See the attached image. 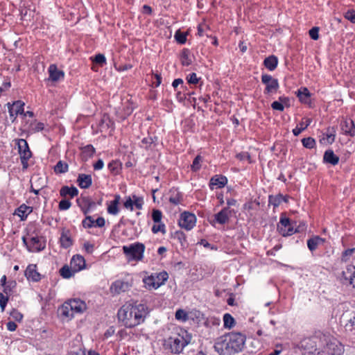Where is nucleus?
Here are the masks:
<instances>
[{"mask_svg": "<svg viewBox=\"0 0 355 355\" xmlns=\"http://www.w3.org/2000/svg\"><path fill=\"white\" fill-rule=\"evenodd\" d=\"M284 196L279 194L277 196H270L269 204L272 205L274 207H278L283 202Z\"/></svg>", "mask_w": 355, "mask_h": 355, "instance_id": "42", "label": "nucleus"}, {"mask_svg": "<svg viewBox=\"0 0 355 355\" xmlns=\"http://www.w3.org/2000/svg\"><path fill=\"white\" fill-rule=\"evenodd\" d=\"M71 203L69 200H62L59 203V209L60 210H67L70 208Z\"/></svg>", "mask_w": 355, "mask_h": 355, "instance_id": "54", "label": "nucleus"}, {"mask_svg": "<svg viewBox=\"0 0 355 355\" xmlns=\"http://www.w3.org/2000/svg\"><path fill=\"white\" fill-rule=\"evenodd\" d=\"M16 286V282L15 281L9 282L6 286L3 287V292L6 295H9L11 294L12 291V288Z\"/></svg>", "mask_w": 355, "mask_h": 355, "instance_id": "50", "label": "nucleus"}, {"mask_svg": "<svg viewBox=\"0 0 355 355\" xmlns=\"http://www.w3.org/2000/svg\"><path fill=\"white\" fill-rule=\"evenodd\" d=\"M54 171L57 173H64L68 171V164L62 161H59L54 167Z\"/></svg>", "mask_w": 355, "mask_h": 355, "instance_id": "41", "label": "nucleus"}, {"mask_svg": "<svg viewBox=\"0 0 355 355\" xmlns=\"http://www.w3.org/2000/svg\"><path fill=\"white\" fill-rule=\"evenodd\" d=\"M181 62L183 65L189 66L192 62L190 51L185 49L181 53Z\"/></svg>", "mask_w": 355, "mask_h": 355, "instance_id": "36", "label": "nucleus"}, {"mask_svg": "<svg viewBox=\"0 0 355 355\" xmlns=\"http://www.w3.org/2000/svg\"><path fill=\"white\" fill-rule=\"evenodd\" d=\"M196 222V218L194 214L189 212H184L180 216L179 225L182 228L190 230L195 226Z\"/></svg>", "mask_w": 355, "mask_h": 355, "instance_id": "11", "label": "nucleus"}, {"mask_svg": "<svg viewBox=\"0 0 355 355\" xmlns=\"http://www.w3.org/2000/svg\"><path fill=\"white\" fill-rule=\"evenodd\" d=\"M278 230L280 234L284 236L292 235L297 232V230H294L293 227L285 228L284 227L278 225Z\"/></svg>", "mask_w": 355, "mask_h": 355, "instance_id": "44", "label": "nucleus"}, {"mask_svg": "<svg viewBox=\"0 0 355 355\" xmlns=\"http://www.w3.org/2000/svg\"><path fill=\"white\" fill-rule=\"evenodd\" d=\"M191 341V336L187 331L181 330L180 333L168 338L167 345L169 346L171 352L180 354Z\"/></svg>", "mask_w": 355, "mask_h": 355, "instance_id": "2", "label": "nucleus"}, {"mask_svg": "<svg viewBox=\"0 0 355 355\" xmlns=\"http://www.w3.org/2000/svg\"><path fill=\"white\" fill-rule=\"evenodd\" d=\"M319 32V28L318 27H313L309 31V35L311 37V39L314 40H317L319 37L318 35Z\"/></svg>", "mask_w": 355, "mask_h": 355, "instance_id": "58", "label": "nucleus"}, {"mask_svg": "<svg viewBox=\"0 0 355 355\" xmlns=\"http://www.w3.org/2000/svg\"><path fill=\"white\" fill-rule=\"evenodd\" d=\"M227 182V180L225 176H215L211 179L210 187L213 189L214 186H217L218 188L223 187Z\"/></svg>", "mask_w": 355, "mask_h": 355, "instance_id": "32", "label": "nucleus"}, {"mask_svg": "<svg viewBox=\"0 0 355 355\" xmlns=\"http://www.w3.org/2000/svg\"><path fill=\"white\" fill-rule=\"evenodd\" d=\"M175 38L180 44H184L187 41V35L178 31L175 34Z\"/></svg>", "mask_w": 355, "mask_h": 355, "instance_id": "48", "label": "nucleus"}, {"mask_svg": "<svg viewBox=\"0 0 355 355\" xmlns=\"http://www.w3.org/2000/svg\"><path fill=\"white\" fill-rule=\"evenodd\" d=\"M302 142L303 146L306 148H313L315 145V141L312 137L304 138Z\"/></svg>", "mask_w": 355, "mask_h": 355, "instance_id": "45", "label": "nucleus"}, {"mask_svg": "<svg viewBox=\"0 0 355 355\" xmlns=\"http://www.w3.org/2000/svg\"><path fill=\"white\" fill-rule=\"evenodd\" d=\"M77 203L85 214V218L83 221V225L85 227H89V216L87 215L89 211V201L87 197L82 196L77 199Z\"/></svg>", "mask_w": 355, "mask_h": 355, "instance_id": "19", "label": "nucleus"}, {"mask_svg": "<svg viewBox=\"0 0 355 355\" xmlns=\"http://www.w3.org/2000/svg\"><path fill=\"white\" fill-rule=\"evenodd\" d=\"M341 129L345 134L354 136L355 135V125L352 120L345 119L341 123Z\"/></svg>", "mask_w": 355, "mask_h": 355, "instance_id": "27", "label": "nucleus"}, {"mask_svg": "<svg viewBox=\"0 0 355 355\" xmlns=\"http://www.w3.org/2000/svg\"><path fill=\"white\" fill-rule=\"evenodd\" d=\"M279 225L284 227L285 228H289V227H293L290 223L289 218H281Z\"/></svg>", "mask_w": 355, "mask_h": 355, "instance_id": "60", "label": "nucleus"}, {"mask_svg": "<svg viewBox=\"0 0 355 355\" xmlns=\"http://www.w3.org/2000/svg\"><path fill=\"white\" fill-rule=\"evenodd\" d=\"M175 318L179 320L186 321L188 319V315L184 310L178 309L175 313Z\"/></svg>", "mask_w": 355, "mask_h": 355, "instance_id": "51", "label": "nucleus"}, {"mask_svg": "<svg viewBox=\"0 0 355 355\" xmlns=\"http://www.w3.org/2000/svg\"><path fill=\"white\" fill-rule=\"evenodd\" d=\"M77 182L80 188L89 187V175L86 174H80Z\"/></svg>", "mask_w": 355, "mask_h": 355, "instance_id": "38", "label": "nucleus"}, {"mask_svg": "<svg viewBox=\"0 0 355 355\" xmlns=\"http://www.w3.org/2000/svg\"><path fill=\"white\" fill-rule=\"evenodd\" d=\"M23 242L27 246L30 252H39L45 248V242L42 237L37 236H31L27 241L26 237H23Z\"/></svg>", "mask_w": 355, "mask_h": 355, "instance_id": "10", "label": "nucleus"}, {"mask_svg": "<svg viewBox=\"0 0 355 355\" xmlns=\"http://www.w3.org/2000/svg\"><path fill=\"white\" fill-rule=\"evenodd\" d=\"M10 316L12 317V319L17 322H21L23 318V315L17 310H13L10 313Z\"/></svg>", "mask_w": 355, "mask_h": 355, "instance_id": "56", "label": "nucleus"}, {"mask_svg": "<svg viewBox=\"0 0 355 355\" xmlns=\"http://www.w3.org/2000/svg\"><path fill=\"white\" fill-rule=\"evenodd\" d=\"M324 242V239L320 238L318 236H314L307 241V245L311 251L315 250L319 245L322 244Z\"/></svg>", "mask_w": 355, "mask_h": 355, "instance_id": "33", "label": "nucleus"}, {"mask_svg": "<svg viewBox=\"0 0 355 355\" xmlns=\"http://www.w3.org/2000/svg\"><path fill=\"white\" fill-rule=\"evenodd\" d=\"M92 62L91 69L94 71H98L99 67H102L106 64V58L102 53H98L94 58H90Z\"/></svg>", "mask_w": 355, "mask_h": 355, "instance_id": "23", "label": "nucleus"}, {"mask_svg": "<svg viewBox=\"0 0 355 355\" xmlns=\"http://www.w3.org/2000/svg\"><path fill=\"white\" fill-rule=\"evenodd\" d=\"M202 157L200 155H198L195 157L193 164L191 165V169L193 171H196L200 168V163L202 162Z\"/></svg>", "mask_w": 355, "mask_h": 355, "instance_id": "47", "label": "nucleus"}, {"mask_svg": "<svg viewBox=\"0 0 355 355\" xmlns=\"http://www.w3.org/2000/svg\"><path fill=\"white\" fill-rule=\"evenodd\" d=\"M25 275L28 280L38 282L40 279V275L37 271L36 265L31 264L28 266L25 271Z\"/></svg>", "mask_w": 355, "mask_h": 355, "instance_id": "24", "label": "nucleus"}, {"mask_svg": "<svg viewBox=\"0 0 355 355\" xmlns=\"http://www.w3.org/2000/svg\"><path fill=\"white\" fill-rule=\"evenodd\" d=\"M228 336V341L230 343L233 353L241 352L245 345V336L238 332H231L227 334Z\"/></svg>", "mask_w": 355, "mask_h": 355, "instance_id": "6", "label": "nucleus"}, {"mask_svg": "<svg viewBox=\"0 0 355 355\" xmlns=\"http://www.w3.org/2000/svg\"><path fill=\"white\" fill-rule=\"evenodd\" d=\"M145 246L143 243H135L130 245H124L123 251L128 261H140L143 258Z\"/></svg>", "mask_w": 355, "mask_h": 355, "instance_id": "4", "label": "nucleus"}, {"mask_svg": "<svg viewBox=\"0 0 355 355\" xmlns=\"http://www.w3.org/2000/svg\"><path fill=\"white\" fill-rule=\"evenodd\" d=\"M341 322L344 324L346 329L352 330L355 325V312L347 310L341 316Z\"/></svg>", "mask_w": 355, "mask_h": 355, "instance_id": "16", "label": "nucleus"}, {"mask_svg": "<svg viewBox=\"0 0 355 355\" xmlns=\"http://www.w3.org/2000/svg\"><path fill=\"white\" fill-rule=\"evenodd\" d=\"M343 346L337 341H330L323 347L322 350L318 352L317 355H343Z\"/></svg>", "mask_w": 355, "mask_h": 355, "instance_id": "9", "label": "nucleus"}, {"mask_svg": "<svg viewBox=\"0 0 355 355\" xmlns=\"http://www.w3.org/2000/svg\"><path fill=\"white\" fill-rule=\"evenodd\" d=\"M105 225V219L103 217H99L96 220H92L90 218V227L92 226H97L99 227Z\"/></svg>", "mask_w": 355, "mask_h": 355, "instance_id": "52", "label": "nucleus"}, {"mask_svg": "<svg viewBox=\"0 0 355 355\" xmlns=\"http://www.w3.org/2000/svg\"><path fill=\"white\" fill-rule=\"evenodd\" d=\"M71 306L74 313H81L87 309L86 303L80 299L70 300Z\"/></svg>", "mask_w": 355, "mask_h": 355, "instance_id": "26", "label": "nucleus"}, {"mask_svg": "<svg viewBox=\"0 0 355 355\" xmlns=\"http://www.w3.org/2000/svg\"><path fill=\"white\" fill-rule=\"evenodd\" d=\"M72 308L69 300L58 309V313L63 320H70L74 315Z\"/></svg>", "mask_w": 355, "mask_h": 355, "instance_id": "17", "label": "nucleus"}, {"mask_svg": "<svg viewBox=\"0 0 355 355\" xmlns=\"http://www.w3.org/2000/svg\"><path fill=\"white\" fill-rule=\"evenodd\" d=\"M86 267V261L85 258L79 254L73 256L70 262V266H64L60 270V275L65 279L70 278Z\"/></svg>", "mask_w": 355, "mask_h": 355, "instance_id": "3", "label": "nucleus"}, {"mask_svg": "<svg viewBox=\"0 0 355 355\" xmlns=\"http://www.w3.org/2000/svg\"><path fill=\"white\" fill-rule=\"evenodd\" d=\"M324 162L336 165L339 162V157L336 155L332 150H327L325 151L323 157Z\"/></svg>", "mask_w": 355, "mask_h": 355, "instance_id": "29", "label": "nucleus"}, {"mask_svg": "<svg viewBox=\"0 0 355 355\" xmlns=\"http://www.w3.org/2000/svg\"><path fill=\"white\" fill-rule=\"evenodd\" d=\"M147 314L144 304L133 302L123 305L118 311V318L126 327L132 328L143 322Z\"/></svg>", "mask_w": 355, "mask_h": 355, "instance_id": "1", "label": "nucleus"}, {"mask_svg": "<svg viewBox=\"0 0 355 355\" xmlns=\"http://www.w3.org/2000/svg\"><path fill=\"white\" fill-rule=\"evenodd\" d=\"M224 327L225 328L231 329L235 324L234 318L230 314L225 313L223 316Z\"/></svg>", "mask_w": 355, "mask_h": 355, "instance_id": "39", "label": "nucleus"}, {"mask_svg": "<svg viewBox=\"0 0 355 355\" xmlns=\"http://www.w3.org/2000/svg\"><path fill=\"white\" fill-rule=\"evenodd\" d=\"M311 123V119H305V121H302L300 125V128H295L293 130V133L295 136L299 135L304 130H305Z\"/></svg>", "mask_w": 355, "mask_h": 355, "instance_id": "37", "label": "nucleus"}, {"mask_svg": "<svg viewBox=\"0 0 355 355\" xmlns=\"http://www.w3.org/2000/svg\"><path fill=\"white\" fill-rule=\"evenodd\" d=\"M60 242L61 246L64 248H67L72 245L73 240L71 232L69 230L66 228H62L61 230Z\"/></svg>", "mask_w": 355, "mask_h": 355, "instance_id": "21", "label": "nucleus"}, {"mask_svg": "<svg viewBox=\"0 0 355 355\" xmlns=\"http://www.w3.org/2000/svg\"><path fill=\"white\" fill-rule=\"evenodd\" d=\"M134 198L133 205H135L138 209H141L143 205L142 200L139 198H136L135 196H134Z\"/></svg>", "mask_w": 355, "mask_h": 355, "instance_id": "63", "label": "nucleus"}, {"mask_svg": "<svg viewBox=\"0 0 355 355\" xmlns=\"http://www.w3.org/2000/svg\"><path fill=\"white\" fill-rule=\"evenodd\" d=\"M278 60L277 57L270 55L264 60V66L270 71H273L277 65Z\"/></svg>", "mask_w": 355, "mask_h": 355, "instance_id": "34", "label": "nucleus"}, {"mask_svg": "<svg viewBox=\"0 0 355 355\" xmlns=\"http://www.w3.org/2000/svg\"><path fill=\"white\" fill-rule=\"evenodd\" d=\"M261 81L266 85L265 93L266 94L275 93L279 88L278 80L270 75H262Z\"/></svg>", "mask_w": 355, "mask_h": 355, "instance_id": "12", "label": "nucleus"}, {"mask_svg": "<svg viewBox=\"0 0 355 355\" xmlns=\"http://www.w3.org/2000/svg\"><path fill=\"white\" fill-rule=\"evenodd\" d=\"M300 347L305 354L311 355L316 350L315 341L309 338H304L300 343Z\"/></svg>", "mask_w": 355, "mask_h": 355, "instance_id": "22", "label": "nucleus"}, {"mask_svg": "<svg viewBox=\"0 0 355 355\" xmlns=\"http://www.w3.org/2000/svg\"><path fill=\"white\" fill-rule=\"evenodd\" d=\"M343 283L345 284L352 285L355 287V266H348L346 269L343 271Z\"/></svg>", "mask_w": 355, "mask_h": 355, "instance_id": "15", "label": "nucleus"}, {"mask_svg": "<svg viewBox=\"0 0 355 355\" xmlns=\"http://www.w3.org/2000/svg\"><path fill=\"white\" fill-rule=\"evenodd\" d=\"M49 80L56 82L64 78L62 71L58 69L55 64H51L49 67Z\"/></svg>", "mask_w": 355, "mask_h": 355, "instance_id": "25", "label": "nucleus"}, {"mask_svg": "<svg viewBox=\"0 0 355 355\" xmlns=\"http://www.w3.org/2000/svg\"><path fill=\"white\" fill-rule=\"evenodd\" d=\"M8 302V296L4 295L3 293H0V307H1L2 311H4Z\"/></svg>", "mask_w": 355, "mask_h": 355, "instance_id": "53", "label": "nucleus"}, {"mask_svg": "<svg viewBox=\"0 0 355 355\" xmlns=\"http://www.w3.org/2000/svg\"><path fill=\"white\" fill-rule=\"evenodd\" d=\"M188 82L191 84H196L198 82V79L195 73H192L189 75V77L188 78Z\"/></svg>", "mask_w": 355, "mask_h": 355, "instance_id": "64", "label": "nucleus"}, {"mask_svg": "<svg viewBox=\"0 0 355 355\" xmlns=\"http://www.w3.org/2000/svg\"><path fill=\"white\" fill-rule=\"evenodd\" d=\"M345 17L349 20L352 23H355V11L354 10H348L345 14Z\"/></svg>", "mask_w": 355, "mask_h": 355, "instance_id": "59", "label": "nucleus"}, {"mask_svg": "<svg viewBox=\"0 0 355 355\" xmlns=\"http://www.w3.org/2000/svg\"><path fill=\"white\" fill-rule=\"evenodd\" d=\"M233 212L234 211L230 209V208L225 207L215 215V220L219 224H225L229 221Z\"/></svg>", "mask_w": 355, "mask_h": 355, "instance_id": "20", "label": "nucleus"}, {"mask_svg": "<svg viewBox=\"0 0 355 355\" xmlns=\"http://www.w3.org/2000/svg\"><path fill=\"white\" fill-rule=\"evenodd\" d=\"M182 200L181 194L176 191H171V196L169 197V201L172 204L177 205H178Z\"/></svg>", "mask_w": 355, "mask_h": 355, "instance_id": "40", "label": "nucleus"}, {"mask_svg": "<svg viewBox=\"0 0 355 355\" xmlns=\"http://www.w3.org/2000/svg\"><path fill=\"white\" fill-rule=\"evenodd\" d=\"M215 350L219 355H229L234 354L230 343L228 341L227 334L218 338L214 344Z\"/></svg>", "mask_w": 355, "mask_h": 355, "instance_id": "7", "label": "nucleus"}, {"mask_svg": "<svg viewBox=\"0 0 355 355\" xmlns=\"http://www.w3.org/2000/svg\"><path fill=\"white\" fill-rule=\"evenodd\" d=\"M17 145L23 168L26 169L28 166V161L31 157L32 153L29 149L28 143L25 139H19Z\"/></svg>", "mask_w": 355, "mask_h": 355, "instance_id": "8", "label": "nucleus"}, {"mask_svg": "<svg viewBox=\"0 0 355 355\" xmlns=\"http://www.w3.org/2000/svg\"><path fill=\"white\" fill-rule=\"evenodd\" d=\"M32 211L33 209L31 207L23 204L17 209L15 214L20 217L21 220H24Z\"/></svg>", "mask_w": 355, "mask_h": 355, "instance_id": "28", "label": "nucleus"}, {"mask_svg": "<svg viewBox=\"0 0 355 355\" xmlns=\"http://www.w3.org/2000/svg\"><path fill=\"white\" fill-rule=\"evenodd\" d=\"M355 252V248H351L346 250L343 253L342 256V260L343 261H347L349 259V257L352 255V254Z\"/></svg>", "mask_w": 355, "mask_h": 355, "instance_id": "57", "label": "nucleus"}, {"mask_svg": "<svg viewBox=\"0 0 355 355\" xmlns=\"http://www.w3.org/2000/svg\"><path fill=\"white\" fill-rule=\"evenodd\" d=\"M107 212L112 215H116L119 213L118 205L111 201L107 207Z\"/></svg>", "mask_w": 355, "mask_h": 355, "instance_id": "49", "label": "nucleus"}, {"mask_svg": "<svg viewBox=\"0 0 355 355\" xmlns=\"http://www.w3.org/2000/svg\"><path fill=\"white\" fill-rule=\"evenodd\" d=\"M300 101L303 103H309L310 101V92L307 88L303 87L298 89L296 92Z\"/></svg>", "mask_w": 355, "mask_h": 355, "instance_id": "30", "label": "nucleus"}, {"mask_svg": "<svg viewBox=\"0 0 355 355\" xmlns=\"http://www.w3.org/2000/svg\"><path fill=\"white\" fill-rule=\"evenodd\" d=\"M156 224H155L153 227H152V231L153 233L156 234L157 232H162L163 234H164L166 233V230H165V225L162 223L161 222L159 223H155Z\"/></svg>", "mask_w": 355, "mask_h": 355, "instance_id": "46", "label": "nucleus"}, {"mask_svg": "<svg viewBox=\"0 0 355 355\" xmlns=\"http://www.w3.org/2000/svg\"><path fill=\"white\" fill-rule=\"evenodd\" d=\"M279 100L281 102L279 101H274L271 107L273 110H279V111H283L284 110V103H286L288 101V99L286 98L280 97Z\"/></svg>", "mask_w": 355, "mask_h": 355, "instance_id": "43", "label": "nucleus"}, {"mask_svg": "<svg viewBox=\"0 0 355 355\" xmlns=\"http://www.w3.org/2000/svg\"><path fill=\"white\" fill-rule=\"evenodd\" d=\"M162 212L158 209H155L153 211L152 218L155 223H159L161 222L162 219Z\"/></svg>", "mask_w": 355, "mask_h": 355, "instance_id": "55", "label": "nucleus"}, {"mask_svg": "<svg viewBox=\"0 0 355 355\" xmlns=\"http://www.w3.org/2000/svg\"><path fill=\"white\" fill-rule=\"evenodd\" d=\"M60 196L63 197H66L67 196H69L71 198H73L78 194V189L74 187H69L67 186L62 187L60 191Z\"/></svg>", "mask_w": 355, "mask_h": 355, "instance_id": "31", "label": "nucleus"}, {"mask_svg": "<svg viewBox=\"0 0 355 355\" xmlns=\"http://www.w3.org/2000/svg\"><path fill=\"white\" fill-rule=\"evenodd\" d=\"M105 116H101L99 114L96 116V124L92 123V128L95 130V131L98 132V130H102V128L105 127Z\"/></svg>", "mask_w": 355, "mask_h": 355, "instance_id": "35", "label": "nucleus"}, {"mask_svg": "<svg viewBox=\"0 0 355 355\" xmlns=\"http://www.w3.org/2000/svg\"><path fill=\"white\" fill-rule=\"evenodd\" d=\"M168 276L166 272H162L159 274L152 275L144 279V282L146 288L151 289H157L160 286L164 284L167 280Z\"/></svg>", "mask_w": 355, "mask_h": 355, "instance_id": "5", "label": "nucleus"}, {"mask_svg": "<svg viewBox=\"0 0 355 355\" xmlns=\"http://www.w3.org/2000/svg\"><path fill=\"white\" fill-rule=\"evenodd\" d=\"M131 287V284L127 281L117 280L111 286V292L114 294H119L128 291Z\"/></svg>", "mask_w": 355, "mask_h": 355, "instance_id": "18", "label": "nucleus"}, {"mask_svg": "<svg viewBox=\"0 0 355 355\" xmlns=\"http://www.w3.org/2000/svg\"><path fill=\"white\" fill-rule=\"evenodd\" d=\"M104 166V162L101 159H98L93 164V167L95 171L101 170Z\"/></svg>", "mask_w": 355, "mask_h": 355, "instance_id": "61", "label": "nucleus"}, {"mask_svg": "<svg viewBox=\"0 0 355 355\" xmlns=\"http://www.w3.org/2000/svg\"><path fill=\"white\" fill-rule=\"evenodd\" d=\"M44 127L43 123L37 121L36 120H32L31 121L26 120L22 125L23 130L28 134L40 132L44 129Z\"/></svg>", "mask_w": 355, "mask_h": 355, "instance_id": "13", "label": "nucleus"}, {"mask_svg": "<svg viewBox=\"0 0 355 355\" xmlns=\"http://www.w3.org/2000/svg\"><path fill=\"white\" fill-rule=\"evenodd\" d=\"M153 142V139L152 137H146L141 140V146L147 148L148 145L151 144Z\"/></svg>", "mask_w": 355, "mask_h": 355, "instance_id": "62", "label": "nucleus"}, {"mask_svg": "<svg viewBox=\"0 0 355 355\" xmlns=\"http://www.w3.org/2000/svg\"><path fill=\"white\" fill-rule=\"evenodd\" d=\"M8 112L12 121H14L18 114H22L24 113V103L21 101H17L12 104L8 103Z\"/></svg>", "mask_w": 355, "mask_h": 355, "instance_id": "14", "label": "nucleus"}]
</instances>
